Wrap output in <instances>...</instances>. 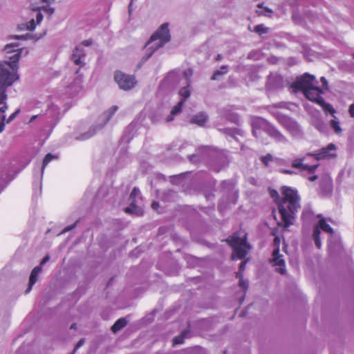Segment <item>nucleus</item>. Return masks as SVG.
I'll use <instances>...</instances> for the list:
<instances>
[{
    "label": "nucleus",
    "instance_id": "1",
    "mask_svg": "<svg viewBox=\"0 0 354 354\" xmlns=\"http://www.w3.org/2000/svg\"><path fill=\"white\" fill-rule=\"evenodd\" d=\"M321 82L322 87L319 88L316 85L317 82L315 76L306 73L297 77L291 87L294 92L302 91L309 100L319 105L326 114L330 113L332 115H334L335 113V109L330 104L326 103L320 96L321 94H323L328 90V82L324 77H321Z\"/></svg>",
    "mask_w": 354,
    "mask_h": 354
},
{
    "label": "nucleus",
    "instance_id": "2",
    "mask_svg": "<svg viewBox=\"0 0 354 354\" xmlns=\"http://www.w3.org/2000/svg\"><path fill=\"white\" fill-rule=\"evenodd\" d=\"M192 71L190 68L183 72L171 71L165 78L162 83V87H170L177 85L187 84L179 90V95L182 97L180 101L176 105L171 111V115L166 118L167 122L173 120L174 116L179 113L185 100L190 95L189 80L192 75Z\"/></svg>",
    "mask_w": 354,
    "mask_h": 354
},
{
    "label": "nucleus",
    "instance_id": "3",
    "mask_svg": "<svg viewBox=\"0 0 354 354\" xmlns=\"http://www.w3.org/2000/svg\"><path fill=\"white\" fill-rule=\"evenodd\" d=\"M283 199L279 201V213L286 227L292 224L296 213L300 207V198L296 189L287 186L281 187Z\"/></svg>",
    "mask_w": 354,
    "mask_h": 354
},
{
    "label": "nucleus",
    "instance_id": "4",
    "mask_svg": "<svg viewBox=\"0 0 354 354\" xmlns=\"http://www.w3.org/2000/svg\"><path fill=\"white\" fill-rule=\"evenodd\" d=\"M21 52L10 55L6 60L0 61V90L6 91L19 80L18 73Z\"/></svg>",
    "mask_w": 354,
    "mask_h": 354
},
{
    "label": "nucleus",
    "instance_id": "5",
    "mask_svg": "<svg viewBox=\"0 0 354 354\" xmlns=\"http://www.w3.org/2000/svg\"><path fill=\"white\" fill-rule=\"evenodd\" d=\"M55 8L51 6L50 1H36L32 6L31 19L19 25L22 30H33L43 19L44 15L50 16L54 12Z\"/></svg>",
    "mask_w": 354,
    "mask_h": 354
},
{
    "label": "nucleus",
    "instance_id": "6",
    "mask_svg": "<svg viewBox=\"0 0 354 354\" xmlns=\"http://www.w3.org/2000/svg\"><path fill=\"white\" fill-rule=\"evenodd\" d=\"M170 40L169 24L165 23L152 35L145 46L147 57H149L156 50L163 46Z\"/></svg>",
    "mask_w": 354,
    "mask_h": 354
},
{
    "label": "nucleus",
    "instance_id": "7",
    "mask_svg": "<svg viewBox=\"0 0 354 354\" xmlns=\"http://www.w3.org/2000/svg\"><path fill=\"white\" fill-rule=\"evenodd\" d=\"M228 242L233 248V259H243L251 248L246 242V233L242 230L234 234L228 239Z\"/></svg>",
    "mask_w": 354,
    "mask_h": 354
},
{
    "label": "nucleus",
    "instance_id": "8",
    "mask_svg": "<svg viewBox=\"0 0 354 354\" xmlns=\"http://www.w3.org/2000/svg\"><path fill=\"white\" fill-rule=\"evenodd\" d=\"M262 129L268 135L274 138L278 142H286V138L279 133L277 129H275L270 123H268L266 120L259 118L256 122H254V134L255 136H257V129Z\"/></svg>",
    "mask_w": 354,
    "mask_h": 354
},
{
    "label": "nucleus",
    "instance_id": "9",
    "mask_svg": "<svg viewBox=\"0 0 354 354\" xmlns=\"http://www.w3.org/2000/svg\"><path fill=\"white\" fill-rule=\"evenodd\" d=\"M118 110V106H111L110 109H109L107 111L104 112L97 119V127L93 128L91 127V129L83 135V139H88L93 136H94L97 131L100 130L105 124L111 118V117L113 115V114L116 112Z\"/></svg>",
    "mask_w": 354,
    "mask_h": 354
},
{
    "label": "nucleus",
    "instance_id": "10",
    "mask_svg": "<svg viewBox=\"0 0 354 354\" xmlns=\"http://www.w3.org/2000/svg\"><path fill=\"white\" fill-rule=\"evenodd\" d=\"M114 80L119 88L124 91L132 89L137 84L133 75H127L120 71L115 72Z\"/></svg>",
    "mask_w": 354,
    "mask_h": 354
},
{
    "label": "nucleus",
    "instance_id": "11",
    "mask_svg": "<svg viewBox=\"0 0 354 354\" xmlns=\"http://www.w3.org/2000/svg\"><path fill=\"white\" fill-rule=\"evenodd\" d=\"M140 195V190L137 188H133L130 195L131 203L130 206L126 207L124 209L127 213L136 215H140L142 214V209L140 205V201H141Z\"/></svg>",
    "mask_w": 354,
    "mask_h": 354
},
{
    "label": "nucleus",
    "instance_id": "12",
    "mask_svg": "<svg viewBox=\"0 0 354 354\" xmlns=\"http://www.w3.org/2000/svg\"><path fill=\"white\" fill-rule=\"evenodd\" d=\"M280 239L275 237L274 239V249L272 252V259L271 260L272 266L276 267V270L281 273H285V261L282 258V255L279 254Z\"/></svg>",
    "mask_w": 354,
    "mask_h": 354
},
{
    "label": "nucleus",
    "instance_id": "13",
    "mask_svg": "<svg viewBox=\"0 0 354 354\" xmlns=\"http://www.w3.org/2000/svg\"><path fill=\"white\" fill-rule=\"evenodd\" d=\"M6 91L0 90V133H1L6 125V112L8 109L7 104Z\"/></svg>",
    "mask_w": 354,
    "mask_h": 354
},
{
    "label": "nucleus",
    "instance_id": "14",
    "mask_svg": "<svg viewBox=\"0 0 354 354\" xmlns=\"http://www.w3.org/2000/svg\"><path fill=\"white\" fill-rule=\"evenodd\" d=\"M319 229H322L323 231L328 233L333 232V229L326 223L325 219L321 218L319 223L314 227L313 231V239L315 240V245L318 248H320L322 246L321 241L319 239Z\"/></svg>",
    "mask_w": 354,
    "mask_h": 354
},
{
    "label": "nucleus",
    "instance_id": "15",
    "mask_svg": "<svg viewBox=\"0 0 354 354\" xmlns=\"http://www.w3.org/2000/svg\"><path fill=\"white\" fill-rule=\"evenodd\" d=\"M277 119L292 136H297L299 134L300 128L295 121L286 115H279Z\"/></svg>",
    "mask_w": 354,
    "mask_h": 354
},
{
    "label": "nucleus",
    "instance_id": "16",
    "mask_svg": "<svg viewBox=\"0 0 354 354\" xmlns=\"http://www.w3.org/2000/svg\"><path fill=\"white\" fill-rule=\"evenodd\" d=\"M335 146L333 144H330L326 148H323L321 151L314 154L317 160L324 158L333 157L335 155Z\"/></svg>",
    "mask_w": 354,
    "mask_h": 354
},
{
    "label": "nucleus",
    "instance_id": "17",
    "mask_svg": "<svg viewBox=\"0 0 354 354\" xmlns=\"http://www.w3.org/2000/svg\"><path fill=\"white\" fill-rule=\"evenodd\" d=\"M304 158H298L295 159L292 161V165L295 168H299L302 171H306L310 174H313L316 168L317 167V165H308L307 164L304 163Z\"/></svg>",
    "mask_w": 354,
    "mask_h": 354
},
{
    "label": "nucleus",
    "instance_id": "18",
    "mask_svg": "<svg viewBox=\"0 0 354 354\" xmlns=\"http://www.w3.org/2000/svg\"><path fill=\"white\" fill-rule=\"evenodd\" d=\"M3 51L6 55L12 54V55H14L16 53L21 52V56L22 55H28V50L26 48H19V44L17 43H10L8 44L5 46Z\"/></svg>",
    "mask_w": 354,
    "mask_h": 354
},
{
    "label": "nucleus",
    "instance_id": "19",
    "mask_svg": "<svg viewBox=\"0 0 354 354\" xmlns=\"http://www.w3.org/2000/svg\"><path fill=\"white\" fill-rule=\"evenodd\" d=\"M41 266H37L32 270V271L30 274V276L29 286L26 290L27 292H29L32 289V287L37 281V277H38L39 274L41 272Z\"/></svg>",
    "mask_w": 354,
    "mask_h": 354
},
{
    "label": "nucleus",
    "instance_id": "20",
    "mask_svg": "<svg viewBox=\"0 0 354 354\" xmlns=\"http://www.w3.org/2000/svg\"><path fill=\"white\" fill-rule=\"evenodd\" d=\"M207 120V116L204 113H199L194 115L191 119V122L198 126H203Z\"/></svg>",
    "mask_w": 354,
    "mask_h": 354
},
{
    "label": "nucleus",
    "instance_id": "21",
    "mask_svg": "<svg viewBox=\"0 0 354 354\" xmlns=\"http://www.w3.org/2000/svg\"><path fill=\"white\" fill-rule=\"evenodd\" d=\"M84 54L82 47H77L73 53V60L76 65H81L82 64V57Z\"/></svg>",
    "mask_w": 354,
    "mask_h": 354
},
{
    "label": "nucleus",
    "instance_id": "22",
    "mask_svg": "<svg viewBox=\"0 0 354 354\" xmlns=\"http://www.w3.org/2000/svg\"><path fill=\"white\" fill-rule=\"evenodd\" d=\"M245 262H243L240 265V270L236 273V277L239 279V286L244 290L248 288V281L243 280L242 272L244 270Z\"/></svg>",
    "mask_w": 354,
    "mask_h": 354
},
{
    "label": "nucleus",
    "instance_id": "23",
    "mask_svg": "<svg viewBox=\"0 0 354 354\" xmlns=\"http://www.w3.org/2000/svg\"><path fill=\"white\" fill-rule=\"evenodd\" d=\"M127 322L124 318L119 319L111 327L113 332L116 333L120 330L121 328L124 327L127 324Z\"/></svg>",
    "mask_w": 354,
    "mask_h": 354
},
{
    "label": "nucleus",
    "instance_id": "24",
    "mask_svg": "<svg viewBox=\"0 0 354 354\" xmlns=\"http://www.w3.org/2000/svg\"><path fill=\"white\" fill-rule=\"evenodd\" d=\"M257 12L259 15L269 16L272 12V10L267 6H264V3H260L258 5Z\"/></svg>",
    "mask_w": 354,
    "mask_h": 354
},
{
    "label": "nucleus",
    "instance_id": "25",
    "mask_svg": "<svg viewBox=\"0 0 354 354\" xmlns=\"http://www.w3.org/2000/svg\"><path fill=\"white\" fill-rule=\"evenodd\" d=\"M53 159H57V156H55V155H53L51 153H48L44 159V161H43V165H42V169H41V171L42 173L44 172V170L45 169V167L48 165V164Z\"/></svg>",
    "mask_w": 354,
    "mask_h": 354
},
{
    "label": "nucleus",
    "instance_id": "26",
    "mask_svg": "<svg viewBox=\"0 0 354 354\" xmlns=\"http://www.w3.org/2000/svg\"><path fill=\"white\" fill-rule=\"evenodd\" d=\"M227 73V66H223L220 70H218L214 72L213 74L212 79V80H217L219 76L225 75Z\"/></svg>",
    "mask_w": 354,
    "mask_h": 354
},
{
    "label": "nucleus",
    "instance_id": "27",
    "mask_svg": "<svg viewBox=\"0 0 354 354\" xmlns=\"http://www.w3.org/2000/svg\"><path fill=\"white\" fill-rule=\"evenodd\" d=\"M254 31L259 33L260 35L265 34L268 32V28L264 26L263 24L257 26L254 28Z\"/></svg>",
    "mask_w": 354,
    "mask_h": 354
},
{
    "label": "nucleus",
    "instance_id": "28",
    "mask_svg": "<svg viewBox=\"0 0 354 354\" xmlns=\"http://www.w3.org/2000/svg\"><path fill=\"white\" fill-rule=\"evenodd\" d=\"M330 126L334 129L335 132L337 134L342 132V129L338 122L333 120L330 121Z\"/></svg>",
    "mask_w": 354,
    "mask_h": 354
},
{
    "label": "nucleus",
    "instance_id": "29",
    "mask_svg": "<svg viewBox=\"0 0 354 354\" xmlns=\"http://www.w3.org/2000/svg\"><path fill=\"white\" fill-rule=\"evenodd\" d=\"M69 89H71V90L73 89V86H71L69 88ZM81 90H82V87H81L80 83H78L74 86V91L72 92V95H75L78 94L81 91Z\"/></svg>",
    "mask_w": 354,
    "mask_h": 354
},
{
    "label": "nucleus",
    "instance_id": "30",
    "mask_svg": "<svg viewBox=\"0 0 354 354\" xmlns=\"http://www.w3.org/2000/svg\"><path fill=\"white\" fill-rule=\"evenodd\" d=\"M273 160V158L272 156L270 155H267L266 156H263L261 158V160L262 162L266 165H268L269 162L272 161Z\"/></svg>",
    "mask_w": 354,
    "mask_h": 354
},
{
    "label": "nucleus",
    "instance_id": "31",
    "mask_svg": "<svg viewBox=\"0 0 354 354\" xmlns=\"http://www.w3.org/2000/svg\"><path fill=\"white\" fill-rule=\"evenodd\" d=\"M183 339H184V336L183 335H180L178 337H176L173 339V343H174V344H183Z\"/></svg>",
    "mask_w": 354,
    "mask_h": 354
},
{
    "label": "nucleus",
    "instance_id": "32",
    "mask_svg": "<svg viewBox=\"0 0 354 354\" xmlns=\"http://www.w3.org/2000/svg\"><path fill=\"white\" fill-rule=\"evenodd\" d=\"M19 113V110H17L13 113H12L7 120L6 119V124L9 123L12 120H13L15 119V118L18 115Z\"/></svg>",
    "mask_w": 354,
    "mask_h": 354
},
{
    "label": "nucleus",
    "instance_id": "33",
    "mask_svg": "<svg viewBox=\"0 0 354 354\" xmlns=\"http://www.w3.org/2000/svg\"><path fill=\"white\" fill-rule=\"evenodd\" d=\"M270 194L271 197L273 199H274L275 201H277L278 199L279 194H278L277 191H276L274 189H270Z\"/></svg>",
    "mask_w": 354,
    "mask_h": 354
},
{
    "label": "nucleus",
    "instance_id": "34",
    "mask_svg": "<svg viewBox=\"0 0 354 354\" xmlns=\"http://www.w3.org/2000/svg\"><path fill=\"white\" fill-rule=\"evenodd\" d=\"M349 113L352 117H354V103L350 106Z\"/></svg>",
    "mask_w": 354,
    "mask_h": 354
},
{
    "label": "nucleus",
    "instance_id": "35",
    "mask_svg": "<svg viewBox=\"0 0 354 354\" xmlns=\"http://www.w3.org/2000/svg\"><path fill=\"white\" fill-rule=\"evenodd\" d=\"M48 260H49V257H48V256L45 257L42 259V261H41V263H40V266H41H41H42L44 263H46Z\"/></svg>",
    "mask_w": 354,
    "mask_h": 354
},
{
    "label": "nucleus",
    "instance_id": "36",
    "mask_svg": "<svg viewBox=\"0 0 354 354\" xmlns=\"http://www.w3.org/2000/svg\"><path fill=\"white\" fill-rule=\"evenodd\" d=\"M159 206L158 203L156 202H153L151 205V207L153 209H157L158 207Z\"/></svg>",
    "mask_w": 354,
    "mask_h": 354
},
{
    "label": "nucleus",
    "instance_id": "37",
    "mask_svg": "<svg viewBox=\"0 0 354 354\" xmlns=\"http://www.w3.org/2000/svg\"><path fill=\"white\" fill-rule=\"evenodd\" d=\"M317 179V176H312L310 177H309L308 180H310V181H314Z\"/></svg>",
    "mask_w": 354,
    "mask_h": 354
},
{
    "label": "nucleus",
    "instance_id": "38",
    "mask_svg": "<svg viewBox=\"0 0 354 354\" xmlns=\"http://www.w3.org/2000/svg\"><path fill=\"white\" fill-rule=\"evenodd\" d=\"M281 172L285 173V174H292L293 173L292 171H290V170H282Z\"/></svg>",
    "mask_w": 354,
    "mask_h": 354
},
{
    "label": "nucleus",
    "instance_id": "39",
    "mask_svg": "<svg viewBox=\"0 0 354 354\" xmlns=\"http://www.w3.org/2000/svg\"><path fill=\"white\" fill-rule=\"evenodd\" d=\"M82 344H83V340H80V341L77 343V346H76V348H77L80 347Z\"/></svg>",
    "mask_w": 354,
    "mask_h": 354
},
{
    "label": "nucleus",
    "instance_id": "40",
    "mask_svg": "<svg viewBox=\"0 0 354 354\" xmlns=\"http://www.w3.org/2000/svg\"><path fill=\"white\" fill-rule=\"evenodd\" d=\"M131 8H132V2H131L129 5V12H131Z\"/></svg>",
    "mask_w": 354,
    "mask_h": 354
},
{
    "label": "nucleus",
    "instance_id": "41",
    "mask_svg": "<svg viewBox=\"0 0 354 354\" xmlns=\"http://www.w3.org/2000/svg\"><path fill=\"white\" fill-rule=\"evenodd\" d=\"M44 34H45V33H44V34H42V35H39V36L37 38V39H39L41 38V37H43V35H44Z\"/></svg>",
    "mask_w": 354,
    "mask_h": 354
}]
</instances>
